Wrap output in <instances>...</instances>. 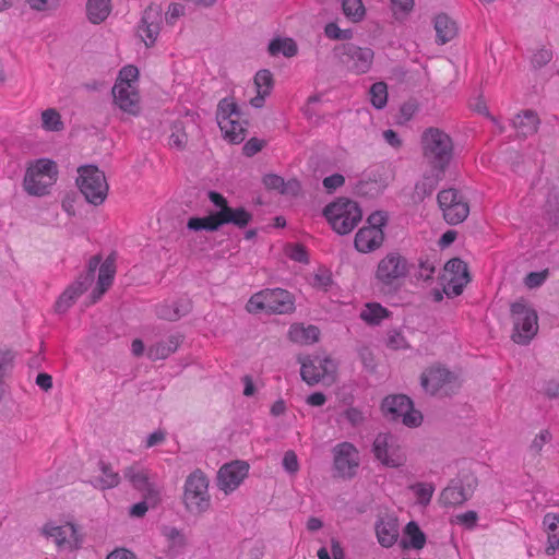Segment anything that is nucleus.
<instances>
[{
    "mask_svg": "<svg viewBox=\"0 0 559 559\" xmlns=\"http://www.w3.org/2000/svg\"><path fill=\"white\" fill-rule=\"evenodd\" d=\"M209 200L218 209L204 217H190L187 226L191 230L215 231L226 224H233L239 228L246 227L252 215L243 207H230L227 199L219 192L210 191Z\"/></svg>",
    "mask_w": 559,
    "mask_h": 559,
    "instance_id": "f257e3e1",
    "label": "nucleus"
},
{
    "mask_svg": "<svg viewBox=\"0 0 559 559\" xmlns=\"http://www.w3.org/2000/svg\"><path fill=\"white\" fill-rule=\"evenodd\" d=\"M420 146L425 162L440 179L453 158L451 136L439 128L430 127L421 133Z\"/></svg>",
    "mask_w": 559,
    "mask_h": 559,
    "instance_id": "f03ea898",
    "label": "nucleus"
},
{
    "mask_svg": "<svg viewBox=\"0 0 559 559\" xmlns=\"http://www.w3.org/2000/svg\"><path fill=\"white\" fill-rule=\"evenodd\" d=\"M59 177V168L55 160L38 158L29 162L23 177V189L32 197L48 195Z\"/></svg>",
    "mask_w": 559,
    "mask_h": 559,
    "instance_id": "7ed1b4c3",
    "label": "nucleus"
},
{
    "mask_svg": "<svg viewBox=\"0 0 559 559\" xmlns=\"http://www.w3.org/2000/svg\"><path fill=\"white\" fill-rule=\"evenodd\" d=\"M139 70L134 66L123 67L112 87L115 104L124 112L136 116L140 112V95L138 91Z\"/></svg>",
    "mask_w": 559,
    "mask_h": 559,
    "instance_id": "20e7f679",
    "label": "nucleus"
},
{
    "mask_svg": "<svg viewBox=\"0 0 559 559\" xmlns=\"http://www.w3.org/2000/svg\"><path fill=\"white\" fill-rule=\"evenodd\" d=\"M249 313L288 314L295 311V298L286 289H263L253 294L246 305Z\"/></svg>",
    "mask_w": 559,
    "mask_h": 559,
    "instance_id": "39448f33",
    "label": "nucleus"
},
{
    "mask_svg": "<svg viewBox=\"0 0 559 559\" xmlns=\"http://www.w3.org/2000/svg\"><path fill=\"white\" fill-rule=\"evenodd\" d=\"M76 185L85 200L93 205H100L107 199L109 185L104 171L97 166L79 167Z\"/></svg>",
    "mask_w": 559,
    "mask_h": 559,
    "instance_id": "423d86ee",
    "label": "nucleus"
},
{
    "mask_svg": "<svg viewBox=\"0 0 559 559\" xmlns=\"http://www.w3.org/2000/svg\"><path fill=\"white\" fill-rule=\"evenodd\" d=\"M324 216L333 230L346 235L357 226L362 214L356 202L341 198L324 209Z\"/></svg>",
    "mask_w": 559,
    "mask_h": 559,
    "instance_id": "0eeeda50",
    "label": "nucleus"
},
{
    "mask_svg": "<svg viewBox=\"0 0 559 559\" xmlns=\"http://www.w3.org/2000/svg\"><path fill=\"white\" fill-rule=\"evenodd\" d=\"M513 332L511 338L516 344L525 345L537 334L538 318L536 311L526 300L520 299L511 305Z\"/></svg>",
    "mask_w": 559,
    "mask_h": 559,
    "instance_id": "6e6552de",
    "label": "nucleus"
},
{
    "mask_svg": "<svg viewBox=\"0 0 559 559\" xmlns=\"http://www.w3.org/2000/svg\"><path fill=\"white\" fill-rule=\"evenodd\" d=\"M335 52L342 66L356 75L368 73L373 64L374 52L369 47L345 43L337 46Z\"/></svg>",
    "mask_w": 559,
    "mask_h": 559,
    "instance_id": "1a4fd4ad",
    "label": "nucleus"
},
{
    "mask_svg": "<svg viewBox=\"0 0 559 559\" xmlns=\"http://www.w3.org/2000/svg\"><path fill=\"white\" fill-rule=\"evenodd\" d=\"M420 384L430 395H450L460 388L457 377L440 365L425 369L420 376Z\"/></svg>",
    "mask_w": 559,
    "mask_h": 559,
    "instance_id": "9d476101",
    "label": "nucleus"
},
{
    "mask_svg": "<svg viewBox=\"0 0 559 559\" xmlns=\"http://www.w3.org/2000/svg\"><path fill=\"white\" fill-rule=\"evenodd\" d=\"M183 503L192 513H202L210 507L209 481L199 469L191 473L186 479Z\"/></svg>",
    "mask_w": 559,
    "mask_h": 559,
    "instance_id": "9b49d317",
    "label": "nucleus"
},
{
    "mask_svg": "<svg viewBox=\"0 0 559 559\" xmlns=\"http://www.w3.org/2000/svg\"><path fill=\"white\" fill-rule=\"evenodd\" d=\"M381 407L390 420L401 421L407 427H417L423 421L421 413L414 408L412 400L404 394L386 396Z\"/></svg>",
    "mask_w": 559,
    "mask_h": 559,
    "instance_id": "f8f14e48",
    "label": "nucleus"
},
{
    "mask_svg": "<svg viewBox=\"0 0 559 559\" xmlns=\"http://www.w3.org/2000/svg\"><path fill=\"white\" fill-rule=\"evenodd\" d=\"M301 365L300 374L305 382L310 385L321 381L332 382L336 372V364L326 356L299 357Z\"/></svg>",
    "mask_w": 559,
    "mask_h": 559,
    "instance_id": "ddd939ff",
    "label": "nucleus"
},
{
    "mask_svg": "<svg viewBox=\"0 0 559 559\" xmlns=\"http://www.w3.org/2000/svg\"><path fill=\"white\" fill-rule=\"evenodd\" d=\"M437 200L443 217L449 224H460L468 216V203L456 189L440 191Z\"/></svg>",
    "mask_w": 559,
    "mask_h": 559,
    "instance_id": "4468645a",
    "label": "nucleus"
},
{
    "mask_svg": "<svg viewBox=\"0 0 559 559\" xmlns=\"http://www.w3.org/2000/svg\"><path fill=\"white\" fill-rule=\"evenodd\" d=\"M373 453L385 466L399 467L406 461V455L397 439L389 433H379L373 441Z\"/></svg>",
    "mask_w": 559,
    "mask_h": 559,
    "instance_id": "2eb2a0df",
    "label": "nucleus"
},
{
    "mask_svg": "<svg viewBox=\"0 0 559 559\" xmlns=\"http://www.w3.org/2000/svg\"><path fill=\"white\" fill-rule=\"evenodd\" d=\"M477 487V478L473 475H465L462 478L453 479L441 491L439 501L444 507H457L467 501Z\"/></svg>",
    "mask_w": 559,
    "mask_h": 559,
    "instance_id": "dca6fc26",
    "label": "nucleus"
},
{
    "mask_svg": "<svg viewBox=\"0 0 559 559\" xmlns=\"http://www.w3.org/2000/svg\"><path fill=\"white\" fill-rule=\"evenodd\" d=\"M41 531L46 537L52 539L59 550L73 551L81 546V535L78 527L72 523L57 525L49 522L44 525Z\"/></svg>",
    "mask_w": 559,
    "mask_h": 559,
    "instance_id": "f3484780",
    "label": "nucleus"
},
{
    "mask_svg": "<svg viewBox=\"0 0 559 559\" xmlns=\"http://www.w3.org/2000/svg\"><path fill=\"white\" fill-rule=\"evenodd\" d=\"M249 473V464L245 461H233L224 464L217 474V487L226 495L235 491Z\"/></svg>",
    "mask_w": 559,
    "mask_h": 559,
    "instance_id": "a211bd4d",
    "label": "nucleus"
},
{
    "mask_svg": "<svg viewBox=\"0 0 559 559\" xmlns=\"http://www.w3.org/2000/svg\"><path fill=\"white\" fill-rule=\"evenodd\" d=\"M334 467L342 478H352L359 466V453L349 442L337 444L334 450Z\"/></svg>",
    "mask_w": 559,
    "mask_h": 559,
    "instance_id": "6ab92c4d",
    "label": "nucleus"
},
{
    "mask_svg": "<svg viewBox=\"0 0 559 559\" xmlns=\"http://www.w3.org/2000/svg\"><path fill=\"white\" fill-rule=\"evenodd\" d=\"M447 295L459 296L469 282L467 264L459 258L449 260L444 265Z\"/></svg>",
    "mask_w": 559,
    "mask_h": 559,
    "instance_id": "aec40b11",
    "label": "nucleus"
},
{
    "mask_svg": "<svg viewBox=\"0 0 559 559\" xmlns=\"http://www.w3.org/2000/svg\"><path fill=\"white\" fill-rule=\"evenodd\" d=\"M407 274V262L397 253H390L378 264L377 278L384 285H392Z\"/></svg>",
    "mask_w": 559,
    "mask_h": 559,
    "instance_id": "412c9836",
    "label": "nucleus"
},
{
    "mask_svg": "<svg viewBox=\"0 0 559 559\" xmlns=\"http://www.w3.org/2000/svg\"><path fill=\"white\" fill-rule=\"evenodd\" d=\"M123 475L136 490L143 493L146 500L156 501L159 491L151 483L148 472L144 467L133 464L124 469Z\"/></svg>",
    "mask_w": 559,
    "mask_h": 559,
    "instance_id": "4be33fe9",
    "label": "nucleus"
},
{
    "mask_svg": "<svg viewBox=\"0 0 559 559\" xmlns=\"http://www.w3.org/2000/svg\"><path fill=\"white\" fill-rule=\"evenodd\" d=\"M160 22L162 15L157 9L150 7L144 11L138 32L146 47L155 44L160 31Z\"/></svg>",
    "mask_w": 559,
    "mask_h": 559,
    "instance_id": "5701e85b",
    "label": "nucleus"
},
{
    "mask_svg": "<svg viewBox=\"0 0 559 559\" xmlns=\"http://www.w3.org/2000/svg\"><path fill=\"white\" fill-rule=\"evenodd\" d=\"M92 284L91 275H80L56 301V310L66 312Z\"/></svg>",
    "mask_w": 559,
    "mask_h": 559,
    "instance_id": "b1692460",
    "label": "nucleus"
},
{
    "mask_svg": "<svg viewBox=\"0 0 559 559\" xmlns=\"http://www.w3.org/2000/svg\"><path fill=\"white\" fill-rule=\"evenodd\" d=\"M115 275V258L112 255H109L99 266L96 287L92 293L93 302L98 301L102 298V296L110 288V286L114 283Z\"/></svg>",
    "mask_w": 559,
    "mask_h": 559,
    "instance_id": "393cba45",
    "label": "nucleus"
},
{
    "mask_svg": "<svg viewBox=\"0 0 559 559\" xmlns=\"http://www.w3.org/2000/svg\"><path fill=\"white\" fill-rule=\"evenodd\" d=\"M383 238L382 229L362 227L355 236V247L360 252H371L382 245Z\"/></svg>",
    "mask_w": 559,
    "mask_h": 559,
    "instance_id": "a878e982",
    "label": "nucleus"
},
{
    "mask_svg": "<svg viewBox=\"0 0 559 559\" xmlns=\"http://www.w3.org/2000/svg\"><path fill=\"white\" fill-rule=\"evenodd\" d=\"M376 535L382 547H392L400 535L399 522L393 518L380 519L376 525Z\"/></svg>",
    "mask_w": 559,
    "mask_h": 559,
    "instance_id": "bb28decb",
    "label": "nucleus"
},
{
    "mask_svg": "<svg viewBox=\"0 0 559 559\" xmlns=\"http://www.w3.org/2000/svg\"><path fill=\"white\" fill-rule=\"evenodd\" d=\"M254 86L257 95L250 99L251 106L261 108L264 105L265 97L270 95L273 88V75L269 70H260L254 75Z\"/></svg>",
    "mask_w": 559,
    "mask_h": 559,
    "instance_id": "cd10ccee",
    "label": "nucleus"
},
{
    "mask_svg": "<svg viewBox=\"0 0 559 559\" xmlns=\"http://www.w3.org/2000/svg\"><path fill=\"white\" fill-rule=\"evenodd\" d=\"M513 127L518 135L526 138L537 132L539 118L533 110H524L513 118Z\"/></svg>",
    "mask_w": 559,
    "mask_h": 559,
    "instance_id": "c85d7f7f",
    "label": "nucleus"
},
{
    "mask_svg": "<svg viewBox=\"0 0 559 559\" xmlns=\"http://www.w3.org/2000/svg\"><path fill=\"white\" fill-rule=\"evenodd\" d=\"M320 331L314 325H305L294 323L288 331V337L292 342L300 345H310L319 341Z\"/></svg>",
    "mask_w": 559,
    "mask_h": 559,
    "instance_id": "c756f323",
    "label": "nucleus"
},
{
    "mask_svg": "<svg viewBox=\"0 0 559 559\" xmlns=\"http://www.w3.org/2000/svg\"><path fill=\"white\" fill-rule=\"evenodd\" d=\"M218 127L224 139L229 143L239 144L246 139L247 120L245 118L233 122L231 120H225V118L222 117V122Z\"/></svg>",
    "mask_w": 559,
    "mask_h": 559,
    "instance_id": "7c9ffc66",
    "label": "nucleus"
},
{
    "mask_svg": "<svg viewBox=\"0 0 559 559\" xmlns=\"http://www.w3.org/2000/svg\"><path fill=\"white\" fill-rule=\"evenodd\" d=\"M180 342L181 340L178 335H170L167 338L151 345L147 349V356L152 360L165 359L176 352Z\"/></svg>",
    "mask_w": 559,
    "mask_h": 559,
    "instance_id": "2f4dec72",
    "label": "nucleus"
},
{
    "mask_svg": "<svg viewBox=\"0 0 559 559\" xmlns=\"http://www.w3.org/2000/svg\"><path fill=\"white\" fill-rule=\"evenodd\" d=\"M435 29L437 34V43L444 45L452 40L457 33L455 22L445 14H439L435 19Z\"/></svg>",
    "mask_w": 559,
    "mask_h": 559,
    "instance_id": "473e14b6",
    "label": "nucleus"
},
{
    "mask_svg": "<svg viewBox=\"0 0 559 559\" xmlns=\"http://www.w3.org/2000/svg\"><path fill=\"white\" fill-rule=\"evenodd\" d=\"M100 475L93 476L91 483L94 487L99 489H109L118 486L120 483V476L118 473L112 471L110 464L100 461L98 463Z\"/></svg>",
    "mask_w": 559,
    "mask_h": 559,
    "instance_id": "72a5a7b5",
    "label": "nucleus"
},
{
    "mask_svg": "<svg viewBox=\"0 0 559 559\" xmlns=\"http://www.w3.org/2000/svg\"><path fill=\"white\" fill-rule=\"evenodd\" d=\"M543 524L548 540L546 551L548 555H551L559 547V515L557 513H547L543 519Z\"/></svg>",
    "mask_w": 559,
    "mask_h": 559,
    "instance_id": "f704fd0d",
    "label": "nucleus"
},
{
    "mask_svg": "<svg viewBox=\"0 0 559 559\" xmlns=\"http://www.w3.org/2000/svg\"><path fill=\"white\" fill-rule=\"evenodd\" d=\"M86 10L92 23H102L111 11V0H87Z\"/></svg>",
    "mask_w": 559,
    "mask_h": 559,
    "instance_id": "c9c22d12",
    "label": "nucleus"
},
{
    "mask_svg": "<svg viewBox=\"0 0 559 559\" xmlns=\"http://www.w3.org/2000/svg\"><path fill=\"white\" fill-rule=\"evenodd\" d=\"M222 117H224L225 120H231L233 122L243 118L237 103L233 97H225L219 100L216 111V119L218 124L222 122Z\"/></svg>",
    "mask_w": 559,
    "mask_h": 559,
    "instance_id": "e433bc0d",
    "label": "nucleus"
},
{
    "mask_svg": "<svg viewBox=\"0 0 559 559\" xmlns=\"http://www.w3.org/2000/svg\"><path fill=\"white\" fill-rule=\"evenodd\" d=\"M389 314V310L381 306L379 302H368L361 310L360 318L362 321L370 325H377L383 319L388 318Z\"/></svg>",
    "mask_w": 559,
    "mask_h": 559,
    "instance_id": "4c0bfd02",
    "label": "nucleus"
},
{
    "mask_svg": "<svg viewBox=\"0 0 559 559\" xmlns=\"http://www.w3.org/2000/svg\"><path fill=\"white\" fill-rule=\"evenodd\" d=\"M267 50L271 56L282 53L287 58H292L297 55L298 47L293 38H275L269 44Z\"/></svg>",
    "mask_w": 559,
    "mask_h": 559,
    "instance_id": "58836bf2",
    "label": "nucleus"
},
{
    "mask_svg": "<svg viewBox=\"0 0 559 559\" xmlns=\"http://www.w3.org/2000/svg\"><path fill=\"white\" fill-rule=\"evenodd\" d=\"M370 102L377 109H382L388 103V85L384 82H377L371 85Z\"/></svg>",
    "mask_w": 559,
    "mask_h": 559,
    "instance_id": "ea45409f",
    "label": "nucleus"
},
{
    "mask_svg": "<svg viewBox=\"0 0 559 559\" xmlns=\"http://www.w3.org/2000/svg\"><path fill=\"white\" fill-rule=\"evenodd\" d=\"M41 127L47 131H60L63 122L60 114L55 108H48L41 112Z\"/></svg>",
    "mask_w": 559,
    "mask_h": 559,
    "instance_id": "a19ab883",
    "label": "nucleus"
},
{
    "mask_svg": "<svg viewBox=\"0 0 559 559\" xmlns=\"http://www.w3.org/2000/svg\"><path fill=\"white\" fill-rule=\"evenodd\" d=\"M344 14L353 22H359L365 16V7L361 0H341Z\"/></svg>",
    "mask_w": 559,
    "mask_h": 559,
    "instance_id": "79ce46f5",
    "label": "nucleus"
},
{
    "mask_svg": "<svg viewBox=\"0 0 559 559\" xmlns=\"http://www.w3.org/2000/svg\"><path fill=\"white\" fill-rule=\"evenodd\" d=\"M415 493L416 500L421 506H427L431 501L435 492V486L430 483H417L409 487Z\"/></svg>",
    "mask_w": 559,
    "mask_h": 559,
    "instance_id": "37998d69",
    "label": "nucleus"
},
{
    "mask_svg": "<svg viewBox=\"0 0 559 559\" xmlns=\"http://www.w3.org/2000/svg\"><path fill=\"white\" fill-rule=\"evenodd\" d=\"M405 534L409 539V546L414 549H421L426 544V536L415 522H409L405 527Z\"/></svg>",
    "mask_w": 559,
    "mask_h": 559,
    "instance_id": "c03bdc74",
    "label": "nucleus"
},
{
    "mask_svg": "<svg viewBox=\"0 0 559 559\" xmlns=\"http://www.w3.org/2000/svg\"><path fill=\"white\" fill-rule=\"evenodd\" d=\"M188 136L181 122L177 121L171 127L168 144L177 150H183L187 145Z\"/></svg>",
    "mask_w": 559,
    "mask_h": 559,
    "instance_id": "a18cd8bd",
    "label": "nucleus"
},
{
    "mask_svg": "<svg viewBox=\"0 0 559 559\" xmlns=\"http://www.w3.org/2000/svg\"><path fill=\"white\" fill-rule=\"evenodd\" d=\"M386 346L391 349L399 350L408 347L405 336L396 330H392L388 333Z\"/></svg>",
    "mask_w": 559,
    "mask_h": 559,
    "instance_id": "49530a36",
    "label": "nucleus"
},
{
    "mask_svg": "<svg viewBox=\"0 0 559 559\" xmlns=\"http://www.w3.org/2000/svg\"><path fill=\"white\" fill-rule=\"evenodd\" d=\"M324 34L330 39H349L352 32L348 29H341L336 23H328L324 27Z\"/></svg>",
    "mask_w": 559,
    "mask_h": 559,
    "instance_id": "de8ad7c7",
    "label": "nucleus"
},
{
    "mask_svg": "<svg viewBox=\"0 0 559 559\" xmlns=\"http://www.w3.org/2000/svg\"><path fill=\"white\" fill-rule=\"evenodd\" d=\"M551 440V433L549 430H542L538 435L535 436L531 443V450L535 454H539L543 450L544 445Z\"/></svg>",
    "mask_w": 559,
    "mask_h": 559,
    "instance_id": "09e8293b",
    "label": "nucleus"
},
{
    "mask_svg": "<svg viewBox=\"0 0 559 559\" xmlns=\"http://www.w3.org/2000/svg\"><path fill=\"white\" fill-rule=\"evenodd\" d=\"M548 276V271L531 272L526 275L524 283L528 288H536L543 285Z\"/></svg>",
    "mask_w": 559,
    "mask_h": 559,
    "instance_id": "8fccbe9b",
    "label": "nucleus"
},
{
    "mask_svg": "<svg viewBox=\"0 0 559 559\" xmlns=\"http://www.w3.org/2000/svg\"><path fill=\"white\" fill-rule=\"evenodd\" d=\"M283 467L289 474H296L299 471V463L294 451H287L283 457Z\"/></svg>",
    "mask_w": 559,
    "mask_h": 559,
    "instance_id": "3c124183",
    "label": "nucleus"
},
{
    "mask_svg": "<svg viewBox=\"0 0 559 559\" xmlns=\"http://www.w3.org/2000/svg\"><path fill=\"white\" fill-rule=\"evenodd\" d=\"M264 145L265 142L263 140L252 138L245 143L242 151L246 156L251 157L259 153L264 147Z\"/></svg>",
    "mask_w": 559,
    "mask_h": 559,
    "instance_id": "603ef678",
    "label": "nucleus"
},
{
    "mask_svg": "<svg viewBox=\"0 0 559 559\" xmlns=\"http://www.w3.org/2000/svg\"><path fill=\"white\" fill-rule=\"evenodd\" d=\"M345 182V178L341 174H334L323 179V187L328 192H333L337 188L342 187Z\"/></svg>",
    "mask_w": 559,
    "mask_h": 559,
    "instance_id": "864d4df0",
    "label": "nucleus"
},
{
    "mask_svg": "<svg viewBox=\"0 0 559 559\" xmlns=\"http://www.w3.org/2000/svg\"><path fill=\"white\" fill-rule=\"evenodd\" d=\"M478 515L475 511H467L455 516L456 523L473 528L476 525Z\"/></svg>",
    "mask_w": 559,
    "mask_h": 559,
    "instance_id": "5fc2aeb1",
    "label": "nucleus"
},
{
    "mask_svg": "<svg viewBox=\"0 0 559 559\" xmlns=\"http://www.w3.org/2000/svg\"><path fill=\"white\" fill-rule=\"evenodd\" d=\"M390 2L395 15L399 13L406 14L414 8V0H390Z\"/></svg>",
    "mask_w": 559,
    "mask_h": 559,
    "instance_id": "6e6d98bb",
    "label": "nucleus"
},
{
    "mask_svg": "<svg viewBox=\"0 0 559 559\" xmlns=\"http://www.w3.org/2000/svg\"><path fill=\"white\" fill-rule=\"evenodd\" d=\"M27 3L36 11H47L56 9L59 0H27Z\"/></svg>",
    "mask_w": 559,
    "mask_h": 559,
    "instance_id": "4d7b16f0",
    "label": "nucleus"
},
{
    "mask_svg": "<svg viewBox=\"0 0 559 559\" xmlns=\"http://www.w3.org/2000/svg\"><path fill=\"white\" fill-rule=\"evenodd\" d=\"M552 52L549 49L543 48L536 51L533 56L532 62L535 67H543L550 62Z\"/></svg>",
    "mask_w": 559,
    "mask_h": 559,
    "instance_id": "13d9d810",
    "label": "nucleus"
},
{
    "mask_svg": "<svg viewBox=\"0 0 559 559\" xmlns=\"http://www.w3.org/2000/svg\"><path fill=\"white\" fill-rule=\"evenodd\" d=\"M263 183L267 189L283 190L284 179L281 176L269 174L263 177Z\"/></svg>",
    "mask_w": 559,
    "mask_h": 559,
    "instance_id": "bf43d9fd",
    "label": "nucleus"
},
{
    "mask_svg": "<svg viewBox=\"0 0 559 559\" xmlns=\"http://www.w3.org/2000/svg\"><path fill=\"white\" fill-rule=\"evenodd\" d=\"M368 226L367 228H380L385 225L386 216L383 212H374L367 219Z\"/></svg>",
    "mask_w": 559,
    "mask_h": 559,
    "instance_id": "052dcab7",
    "label": "nucleus"
},
{
    "mask_svg": "<svg viewBox=\"0 0 559 559\" xmlns=\"http://www.w3.org/2000/svg\"><path fill=\"white\" fill-rule=\"evenodd\" d=\"M106 559H139L136 555L126 548H116L110 551Z\"/></svg>",
    "mask_w": 559,
    "mask_h": 559,
    "instance_id": "680f3d73",
    "label": "nucleus"
},
{
    "mask_svg": "<svg viewBox=\"0 0 559 559\" xmlns=\"http://www.w3.org/2000/svg\"><path fill=\"white\" fill-rule=\"evenodd\" d=\"M344 416L353 426H358L364 421V414L354 407L346 409Z\"/></svg>",
    "mask_w": 559,
    "mask_h": 559,
    "instance_id": "e2e57ef3",
    "label": "nucleus"
},
{
    "mask_svg": "<svg viewBox=\"0 0 559 559\" xmlns=\"http://www.w3.org/2000/svg\"><path fill=\"white\" fill-rule=\"evenodd\" d=\"M435 273V266L429 261L420 262L418 270V277L428 281L432 278Z\"/></svg>",
    "mask_w": 559,
    "mask_h": 559,
    "instance_id": "0e129e2a",
    "label": "nucleus"
},
{
    "mask_svg": "<svg viewBox=\"0 0 559 559\" xmlns=\"http://www.w3.org/2000/svg\"><path fill=\"white\" fill-rule=\"evenodd\" d=\"M383 139L390 146L394 148H400L402 146V140L400 139L397 133L392 129L383 131Z\"/></svg>",
    "mask_w": 559,
    "mask_h": 559,
    "instance_id": "69168bd1",
    "label": "nucleus"
},
{
    "mask_svg": "<svg viewBox=\"0 0 559 559\" xmlns=\"http://www.w3.org/2000/svg\"><path fill=\"white\" fill-rule=\"evenodd\" d=\"M289 257L298 262H307V251L306 249L300 245H295L289 250Z\"/></svg>",
    "mask_w": 559,
    "mask_h": 559,
    "instance_id": "338daca9",
    "label": "nucleus"
},
{
    "mask_svg": "<svg viewBox=\"0 0 559 559\" xmlns=\"http://www.w3.org/2000/svg\"><path fill=\"white\" fill-rule=\"evenodd\" d=\"M36 384L45 391L52 388V378L48 373H39L36 377Z\"/></svg>",
    "mask_w": 559,
    "mask_h": 559,
    "instance_id": "774afa93",
    "label": "nucleus"
}]
</instances>
